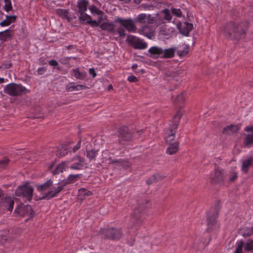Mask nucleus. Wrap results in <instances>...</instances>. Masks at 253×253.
<instances>
[{"mask_svg": "<svg viewBox=\"0 0 253 253\" xmlns=\"http://www.w3.org/2000/svg\"><path fill=\"white\" fill-rule=\"evenodd\" d=\"M67 166V163L64 162L57 165L55 169L53 171V174H59L60 172H62L65 169V167Z\"/></svg>", "mask_w": 253, "mask_h": 253, "instance_id": "nucleus-34", "label": "nucleus"}, {"mask_svg": "<svg viewBox=\"0 0 253 253\" xmlns=\"http://www.w3.org/2000/svg\"><path fill=\"white\" fill-rule=\"evenodd\" d=\"M33 188L28 185L25 184L19 186L15 191V195L18 197H23L29 201H30L33 195Z\"/></svg>", "mask_w": 253, "mask_h": 253, "instance_id": "nucleus-7", "label": "nucleus"}, {"mask_svg": "<svg viewBox=\"0 0 253 253\" xmlns=\"http://www.w3.org/2000/svg\"><path fill=\"white\" fill-rule=\"evenodd\" d=\"M4 92L10 96H16L26 94L28 90L21 84L12 83L5 86Z\"/></svg>", "mask_w": 253, "mask_h": 253, "instance_id": "nucleus-5", "label": "nucleus"}, {"mask_svg": "<svg viewBox=\"0 0 253 253\" xmlns=\"http://www.w3.org/2000/svg\"><path fill=\"white\" fill-rule=\"evenodd\" d=\"M111 152L107 149L104 150L102 151V159H108L109 157H111Z\"/></svg>", "mask_w": 253, "mask_h": 253, "instance_id": "nucleus-50", "label": "nucleus"}, {"mask_svg": "<svg viewBox=\"0 0 253 253\" xmlns=\"http://www.w3.org/2000/svg\"><path fill=\"white\" fill-rule=\"evenodd\" d=\"M179 149V143L175 141L173 143H170L167 149L166 153L168 155H172L175 154Z\"/></svg>", "mask_w": 253, "mask_h": 253, "instance_id": "nucleus-19", "label": "nucleus"}, {"mask_svg": "<svg viewBox=\"0 0 253 253\" xmlns=\"http://www.w3.org/2000/svg\"><path fill=\"white\" fill-rule=\"evenodd\" d=\"M244 251L253 253V240H248L244 242Z\"/></svg>", "mask_w": 253, "mask_h": 253, "instance_id": "nucleus-33", "label": "nucleus"}, {"mask_svg": "<svg viewBox=\"0 0 253 253\" xmlns=\"http://www.w3.org/2000/svg\"><path fill=\"white\" fill-rule=\"evenodd\" d=\"M118 166L124 168H128L130 167L131 164L125 160H119Z\"/></svg>", "mask_w": 253, "mask_h": 253, "instance_id": "nucleus-43", "label": "nucleus"}, {"mask_svg": "<svg viewBox=\"0 0 253 253\" xmlns=\"http://www.w3.org/2000/svg\"><path fill=\"white\" fill-rule=\"evenodd\" d=\"M16 19V16L15 15H7L6 19L0 23V25L2 27L9 26L11 23H13Z\"/></svg>", "mask_w": 253, "mask_h": 253, "instance_id": "nucleus-28", "label": "nucleus"}, {"mask_svg": "<svg viewBox=\"0 0 253 253\" xmlns=\"http://www.w3.org/2000/svg\"><path fill=\"white\" fill-rule=\"evenodd\" d=\"M117 32L121 37H123L126 35L125 29L121 26L118 29Z\"/></svg>", "mask_w": 253, "mask_h": 253, "instance_id": "nucleus-51", "label": "nucleus"}, {"mask_svg": "<svg viewBox=\"0 0 253 253\" xmlns=\"http://www.w3.org/2000/svg\"><path fill=\"white\" fill-rule=\"evenodd\" d=\"M99 19L98 21H96L95 20H91V19H90L87 24L91 25V26H97L99 25V24L102 20V17H99Z\"/></svg>", "mask_w": 253, "mask_h": 253, "instance_id": "nucleus-48", "label": "nucleus"}, {"mask_svg": "<svg viewBox=\"0 0 253 253\" xmlns=\"http://www.w3.org/2000/svg\"><path fill=\"white\" fill-rule=\"evenodd\" d=\"M82 176L81 174H70L67 177L66 181L65 182L64 184L61 185V186H64V187L67 184H69L71 183H73L77 181L78 179L80 178Z\"/></svg>", "mask_w": 253, "mask_h": 253, "instance_id": "nucleus-22", "label": "nucleus"}, {"mask_svg": "<svg viewBox=\"0 0 253 253\" xmlns=\"http://www.w3.org/2000/svg\"><path fill=\"white\" fill-rule=\"evenodd\" d=\"M177 26L180 33L185 36L189 35L190 32L193 28V24L188 22L180 23Z\"/></svg>", "mask_w": 253, "mask_h": 253, "instance_id": "nucleus-15", "label": "nucleus"}, {"mask_svg": "<svg viewBox=\"0 0 253 253\" xmlns=\"http://www.w3.org/2000/svg\"><path fill=\"white\" fill-rule=\"evenodd\" d=\"M154 175L155 176L157 182L159 181L164 179L166 177V175L160 173L154 174Z\"/></svg>", "mask_w": 253, "mask_h": 253, "instance_id": "nucleus-52", "label": "nucleus"}, {"mask_svg": "<svg viewBox=\"0 0 253 253\" xmlns=\"http://www.w3.org/2000/svg\"><path fill=\"white\" fill-rule=\"evenodd\" d=\"M80 15L79 17V21L81 23H88L89 22V20L90 19H91V17L89 16L88 15L85 13V12L84 13H80Z\"/></svg>", "mask_w": 253, "mask_h": 253, "instance_id": "nucleus-36", "label": "nucleus"}, {"mask_svg": "<svg viewBox=\"0 0 253 253\" xmlns=\"http://www.w3.org/2000/svg\"><path fill=\"white\" fill-rule=\"evenodd\" d=\"M162 12L164 14V19L169 22L170 21L171 19V16L170 10L166 8L162 11Z\"/></svg>", "mask_w": 253, "mask_h": 253, "instance_id": "nucleus-45", "label": "nucleus"}, {"mask_svg": "<svg viewBox=\"0 0 253 253\" xmlns=\"http://www.w3.org/2000/svg\"><path fill=\"white\" fill-rule=\"evenodd\" d=\"M186 92H183L181 93L180 94L177 95V97L176 98L175 100H174V102H175L176 103H183L186 98Z\"/></svg>", "mask_w": 253, "mask_h": 253, "instance_id": "nucleus-41", "label": "nucleus"}, {"mask_svg": "<svg viewBox=\"0 0 253 253\" xmlns=\"http://www.w3.org/2000/svg\"><path fill=\"white\" fill-rule=\"evenodd\" d=\"M155 23L157 26H160V25L165 23V22L164 21L163 19L156 17Z\"/></svg>", "mask_w": 253, "mask_h": 253, "instance_id": "nucleus-60", "label": "nucleus"}, {"mask_svg": "<svg viewBox=\"0 0 253 253\" xmlns=\"http://www.w3.org/2000/svg\"><path fill=\"white\" fill-rule=\"evenodd\" d=\"M126 41L135 49H144L147 46L146 42L133 36L128 35Z\"/></svg>", "mask_w": 253, "mask_h": 253, "instance_id": "nucleus-11", "label": "nucleus"}, {"mask_svg": "<svg viewBox=\"0 0 253 253\" xmlns=\"http://www.w3.org/2000/svg\"><path fill=\"white\" fill-rule=\"evenodd\" d=\"M147 185H150L153 183H156V180L154 174L150 176L146 181Z\"/></svg>", "mask_w": 253, "mask_h": 253, "instance_id": "nucleus-47", "label": "nucleus"}, {"mask_svg": "<svg viewBox=\"0 0 253 253\" xmlns=\"http://www.w3.org/2000/svg\"><path fill=\"white\" fill-rule=\"evenodd\" d=\"M100 28L110 33L115 32V25L113 23L104 22L100 25Z\"/></svg>", "mask_w": 253, "mask_h": 253, "instance_id": "nucleus-24", "label": "nucleus"}, {"mask_svg": "<svg viewBox=\"0 0 253 253\" xmlns=\"http://www.w3.org/2000/svg\"><path fill=\"white\" fill-rule=\"evenodd\" d=\"M139 33L150 39H152L155 34L151 26L149 25H145L142 27L139 30Z\"/></svg>", "mask_w": 253, "mask_h": 253, "instance_id": "nucleus-18", "label": "nucleus"}, {"mask_svg": "<svg viewBox=\"0 0 253 253\" xmlns=\"http://www.w3.org/2000/svg\"><path fill=\"white\" fill-rule=\"evenodd\" d=\"M46 69L44 67L39 68L38 69L37 73L39 75H42L45 71Z\"/></svg>", "mask_w": 253, "mask_h": 253, "instance_id": "nucleus-62", "label": "nucleus"}, {"mask_svg": "<svg viewBox=\"0 0 253 253\" xmlns=\"http://www.w3.org/2000/svg\"><path fill=\"white\" fill-rule=\"evenodd\" d=\"M12 35V30L8 29L0 32V40L2 42H5L8 39L10 38Z\"/></svg>", "mask_w": 253, "mask_h": 253, "instance_id": "nucleus-30", "label": "nucleus"}, {"mask_svg": "<svg viewBox=\"0 0 253 253\" xmlns=\"http://www.w3.org/2000/svg\"><path fill=\"white\" fill-rule=\"evenodd\" d=\"M226 175L223 169L217 168L215 169L214 172L211 174V182L212 183H221L224 181Z\"/></svg>", "mask_w": 253, "mask_h": 253, "instance_id": "nucleus-12", "label": "nucleus"}, {"mask_svg": "<svg viewBox=\"0 0 253 253\" xmlns=\"http://www.w3.org/2000/svg\"><path fill=\"white\" fill-rule=\"evenodd\" d=\"M49 64L50 66H55L58 65V62H57V61H56L55 60H51L49 61Z\"/></svg>", "mask_w": 253, "mask_h": 253, "instance_id": "nucleus-64", "label": "nucleus"}, {"mask_svg": "<svg viewBox=\"0 0 253 253\" xmlns=\"http://www.w3.org/2000/svg\"><path fill=\"white\" fill-rule=\"evenodd\" d=\"M89 73L92 75L93 78H95L96 76V73L93 68H90L89 70Z\"/></svg>", "mask_w": 253, "mask_h": 253, "instance_id": "nucleus-63", "label": "nucleus"}, {"mask_svg": "<svg viewBox=\"0 0 253 253\" xmlns=\"http://www.w3.org/2000/svg\"><path fill=\"white\" fill-rule=\"evenodd\" d=\"M163 51L162 58H170L174 56L175 49L173 48H169L163 49Z\"/></svg>", "mask_w": 253, "mask_h": 253, "instance_id": "nucleus-27", "label": "nucleus"}, {"mask_svg": "<svg viewBox=\"0 0 253 253\" xmlns=\"http://www.w3.org/2000/svg\"><path fill=\"white\" fill-rule=\"evenodd\" d=\"M149 200H145L141 202L134 211V216L132 219V222L136 221V223L141 222L144 218V213L149 208Z\"/></svg>", "mask_w": 253, "mask_h": 253, "instance_id": "nucleus-4", "label": "nucleus"}, {"mask_svg": "<svg viewBox=\"0 0 253 253\" xmlns=\"http://www.w3.org/2000/svg\"><path fill=\"white\" fill-rule=\"evenodd\" d=\"M219 209L217 207L211 209L208 212L207 215V230L212 231L216 226V219L218 214Z\"/></svg>", "mask_w": 253, "mask_h": 253, "instance_id": "nucleus-8", "label": "nucleus"}, {"mask_svg": "<svg viewBox=\"0 0 253 253\" xmlns=\"http://www.w3.org/2000/svg\"><path fill=\"white\" fill-rule=\"evenodd\" d=\"M118 138L119 143L125 144L126 142L131 140L132 133L127 126H123L118 129Z\"/></svg>", "mask_w": 253, "mask_h": 253, "instance_id": "nucleus-10", "label": "nucleus"}, {"mask_svg": "<svg viewBox=\"0 0 253 253\" xmlns=\"http://www.w3.org/2000/svg\"><path fill=\"white\" fill-rule=\"evenodd\" d=\"M147 18V14L145 13H141L138 14L136 17L134 18V21L135 23L144 24L146 22Z\"/></svg>", "mask_w": 253, "mask_h": 253, "instance_id": "nucleus-35", "label": "nucleus"}, {"mask_svg": "<svg viewBox=\"0 0 253 253\" xmlns=\"http://www.w3.org/2000/svg\"><path fill=\"white\" fill-rule=\"evenodd\" d=\"M163 52V49L158 46H152L148 50L150 57L153 59L162 58Z\"/></svg>", "mask_w": 253, "mask_h": 253, "instance_id": "nucleus-17", "label": "nucleus"}, {"mask_svg": "<svg viewBox=\"0 0 253 253\" xmlns=\"http://www.w3.org/2000/svg\"><path fill=\"white\" fill-rule=\"evenodd\" d=\"M92 194V192L87 190L85 188H81L78 190V199L81 201H83L86 198Z\"/></svg>", "mask_w": 253, "mask_h": 253, "instance_id": "nucleus-21", "label": "nucleus"}, {"mask_svg": "<svg viewBox=\"0 0 253 253\" xmlns=\"http://www.w3.org/2000/svg\"><path fill=\"white\" fill-rule=\"evenodd\" d=\"M248 28V23L247 22H231L226 24L221 30L226 38L239 40L245 37Z\"/></svg>", "mask_w": 253, "mask_h": 253, "instance_id": "nucleus-1", "label": "nucleus"}, {"mask_svg": "<svg viewBox=\"0 0 253 253\" xmlns=\"http://www.w3.org/2000/svg\"><path fill=\"white\" fill-rule=\"evenodd\" d=\"M56 13L63 19H67L69 22L70 21V19L68 17L69 11L67 10L59 8L56 10Z\"/></svg>", "mask_w": 253, "mask_h": 253, "instance_id": "nucleus-31", "label": "nucleus"}, {"mask_svg": "<svg viewBox=\"0 0 253 253\" xmlns=\"http://www.w3.org/2000/svg\"><path fill=\"white\" fill-rule=\"evenodd\" d=\"M240 233L245 237L251 236L253 234V226L251 228H246L241 229Z\"/></svg>", "mask_w": 253, "mask_h": 253, "instance_id": "nucleus-37", "label": "nucleus"}, {"mask_svg": "<svg viewBox=\"0 0 253 253\" xmlns=\"http://www.w3.org/2000/svg\"><path fill=\"white\" fill-rule=\"evenodd\" d=\"M8 62H4L1 65L0 68L2 69H7L11 66V63H7Z\"/></svg>", "mask_w": 253, "mask_h": 253, "instance_id": "nucleus-58", "label": "nucleus"}, {"mask_svg": "<svg viewBox=\"0 0 253 253\" xmlns=\"http://www.w3.org/2000/svg\"><path fill=\"white\" fill-rule=\"evenodd\" d=\"M127 80L130 82H137L138 81L137 78L133 75L129 76Z\"/></svg>", "mask_w": 253, "mask_h": 253, "instance_id": "nucleus-57", "label": "nucleus"}, {"mask_svg": "<svg viewBox=\"0 0 253 253\" xmlns=\"http://www.w3.org/2000/svg\"><path fill=\"white\" fill-rule=\"evenodd\" d=\"M147 18L146 20H147V22L149 24H152L155 22L156 17H152L151 15L148 14L147 15Z\"/></svg>", "mask_w": 253, "mask_h": 253, "instance_id": "nucleus-53", "label": "nucleus"}, {"mask_svg": "<svg viewBox=\"0 0 253 253\" xmlns=\"http://www.w3.org/2000/svg\"><path fill=\"white\" fill-rule=\"evenodd\" d=\"M244 245V242L243 240L238 242L236 250L234 253H244L243 250Z\"/></svg>", "mask_w": 253, "mask_h": 253, "instance_id": "nucleus-40", "label": "nucleus"}, {"mask_svg": "<svg viewBox=\"0 0 253 253\" xmlns=\"http://www.w3.org/2000/svg\"><path fill=\"white\" fill-rule=\"evenodd\" d=\"M245 130L250 133L245 134L243 141L244 145L247 147L253 146V126H246L245 128Z\"/></svg>", "mask_w": 253, "mask_h": 253, "instance_id": "nucleus-13", "label": "nucleus"}, {"mask_svg": "<svg viewBox=\"0 0 253 253\" xmlns=\"http://www.w3.org/2000/svg\"><path fill=\"white\" fill-rule=\"evenodd\" d=\"M183 71V70L179 69L175 71L168 72L166 73V76L170 79L179 81V76L182 74Z\"/></svg>", "mask_w": 253, "mask_h": 253, "instance_id": "nucleus-25", "label": "nucleus"}, {"mask_svg": "<svg viewBox=\"0 0 253 253\" xmlns=\"http://www.w3.org/2000/svg\"><path fill=\"white\" fill-rule=\"evenodd\" d=\"M73 72L74 73V76L76 79L79 80H84L86 77V74L81 72L78 69H73Z\"/></svg>", "mask_w": 253, "mask_h": 253, "instance_id": "nucleus-38", "label": "nucleus"}, {"mask_svg": "<svg viewBox=\"0 0 253 253\" xmlns=\"http://www.w3.org/2000/svg\"><path fill=\"white\" fill-rule=\"evenodd\" d=\"M99 233L104 236L105 239L113 240L120 239L123 235L122 232L120 229L115 228H108L101 229Z\"/></svg>", "mask_w": 253, "mask_h": 253, "instance_id": "nucleus-6", "label": "nucleus"}, {"mask_svg": "<svg viewBox=\"0 0 253 253\" xmlns=\"http://www.w3.org/2000/svg\"><path fill=\"white\" fill-rule=\"evenodd\" d=\"M89 87L83 85V84H77V85L69 86L68 85L66 86V90L68 92H72L74 91H79L80 90H84Z\"/></svg>", "mask_w": 253, "mask_h": 253, "instance_id": "nucleus-23", "label": "nucleus"}, {"mask_svg": "<svg viewBox=\"0 0 253 253\" xmlns=\"http://www.w3.org/2000/svg\"><path fill=\"white\" fill-rule=\"evenodd\" d=\"M89 9L92 14H96L98 15H102L103 14V12L94 5H91L89 7Z\"/></svg>", "mask_w": 253, "mask_h": 253, "instance_id": "nucleus-44", "label": "nucleus"}, {"mask_svg": "<svg viewBox=\"0 0 253 253\" xmlns=\"http://www.w3.org/2000/svg\"><path fill=\"white\" fill-rule=\"evenodd\" d=\"M53 181L50 179L42 184L36 185L37 190L40 193H44V194L40 198V200H49L57 196L64 189V186L53 187Z\"/></svg>", "mask_w": 253, "mask_h": 253, "instance_id": "nucleus-2", "label": "nucleus"}, {"mask_svg": "<svg viewBox=\"0 0 253 253\" xmlns=\"http://www.w3.org/2000/svg\"><path fill=\"white\" fill-rule=\"evenodd\" d=\"M9 163V160L7 158H4L0 161V168H4Z\"/></svg>", "mask_w": 253, "mask_h": 253, "instance_id": "nucleus-54", "label": "nucleus"}, {"mask_svg": "<svg viewBox=\"0 0 253 253\" xmlns=\"http://www.w3.org/2000/svg\"><path fill=\"white\" fill-rule=\"evenodd\" d=\"M108 160L109 161V164H117L118 165L119 160L116 159H112L111 157H109Z\"/></svg>", "mask_w": 253, "mask_h": 253, "instance_id": "nucleus-55", "label": "nucleus"}, {"mask_svg": "<svg viewBox=\"0 0 253 253\" xmlns=\"http://www.w3.org/2000/svg\"><path fill=\"white\" fill-rule=\"evenodd\" d=\"M207 245V243L205 242L200 240L198 241L197 245H194V248L197 250H202L206 247Z\"/></svg>", "mask_w": 253, "mask_h": 253, "instance_id": "nucleus-46", "label": "nucleus"}, {"mask_svg": "<svg viewBox=\"0 0 253 253\" xmlns=\"http://www.w3.org/2000/svg\"><path fill=\"white\" fill-rule=\"evenodd\" d=\"M74 159L77 160L78 161V163L76 164L73 165V166L70 167L71 169H80L83 167V165L82 163L84 162V159L82 158L81 157L79 156H77L74 158Z\"/></svg>", "mask_w": 253, "mask_h": 253, "instance_id": "nucleus-32", "label": "nucleus"}, {"mask_svg": "<svg viewBox=\"0 0 253 253\" xmlns=\"http://www.w3.org/2000/svg\"><path fill=\"white\" fill-rule=\"evenodd\" d=\"M88 1L87 0H79L78 2V7L79 8V12H85L87 8Z\"/></svg>", "mask_w": 253, "mask_h": 253, "instance_id": "nucleus-26", "label": "nucleus"}, {"mask_svg": "<svg viewBox=\"0 0 253 253\" xmlns=\"http://www.w3.org/2000/svg\"><path fill=\"white\" fill-rule=\"evenodd\" d=\"M14 204V201L10 197L5 198L1 202V206L10 211H12Z\"/></svg>", "mask_w": 253, "mask_h": 253, "instance_id": "nucleus-20", "label": "nucleus"}, {"mask_svg": "<svg viewBox=\"0 0 253 253\" xmlns=\"http://www.w3.org/2000/svg\"><path fill=\"white\" fill-rule=\"evenodd\" d=\"M181 108V107L179 108L172 118V124L170 125L169 128L167 131V136L166 140L167 143L174 138L176 130L178 127L180 120L183 115Z\"/></svg>", "mask_w": 253, "mask_h": 253, "instance_id": "nucleus-3", "label": "nucleus"}, {"mask_svg": "<svg viewBox=\"0 0 253 253\" xmlns=\"http://www.w3.org/2000/svg\"><path fill=\"white\" fill-rule=\"evenodd\" d=\"M240 129L238 125H230L225 126L223 129V134L226 135H233L237 133Z\"/></svg>", "mask_w": 253, "mask_h": 253, "instance_id": "nucleus-16", "label": "nucleus"}, {"mask_svg": "<svg viewBox=\"0 0 253 253\" xmlns=\"http://www.w3.org/2000/svg\"><path fill=\"white\" fill-rule=\"evenodd\" d=\"M237 178V173L236 172H233L232 175L229 178L230 181H234Z\"/></svg>", "mask_w": 253, "mask_h": 253, "instance_id": "nucleus-61", "label": "nucleus"}, {"mask_svg": "<svg viewBox=\"0 0 253 253\" xmlns=\"http://www.w3.org/2000/svg\"><path fill=\"white\" fill-rule=\"evenodd\" d=\"M253 162V159L251 157L243 162L242 170L244 173H247L248 172V169L252 166Z\"/></svg>", "mask_w": 253, "mask_h": 253, "instance_id": "nucleus-29", "label": "nucleus"}, {"mask_svg": "<svg viewBox=\"0 0 253 253\" xmlns=\"http://www.w3.org/2000/svg\"><path fill=\"white\" fill-rule=\"evenodd\" d=\"M97 151L93 149L86 151V157L89 161L95 160L97 155Z\"/></svg>", "mask_w": 253, "mask_h": 253, "instance_id": "nucleus-39", "label": "nucleus"}, {"mask_svg": "<svg viewBox=\"0 0 253 253\" xmlns=\"http://www.w3.org/2000/svg\"><path fill=\"white\" fill-rule=\"evenodd\" d=\"M12 8L11 2L5 3L4 6V9L6 11L8 12L11 10Z\"/></svg>", "mask_w": 253, "mask_h": 253, "instance_id": "nucleus-56", "label": "nucleus"}, {"mask_svg": "<svg viewBox=\"0 0 253 253\" xmlns=\"http://www.w3.org/2000/svg\"><path fill=\"white\" fill-rule=\"evenodd\" d=\"M82 140L80 139L79 142H78L77 144L73 148V152H76L77 150H78L80 147H81V144Z\"/></svg>", "mask_w": 253, "mask_h": 253, "instance_id": "nucleus-59", "label": "nucleus"}, {"mask_svg": "<svg viewBox=\"0 0 253 253\" xmlns=\"http://www.w3.org/2000/svg\"><path fill=\"white\" fill-rule=\"evenodd\" d=\"M171 10L172 13L173 14H174L175 15H176L177 17H180L181 16L182 12L180 9L171 8Z\"/></svg>", "mask_w": 253, "mask_h": 253, "instance_id": "nucleus-49", "label": "nucleus"}, {"mask_svg": "<svg viewBox=\"0 0 253 253\" xmlns=\"http://www.w3.org/2000/svg\"><path fill=\"white\" fill-rule=\"evenodd\" d=\"M115 23H118L129 32L134 33L136 30L134 20L131 18L122 19L117 17L115 19Z\"/></svg>", "mask_w": 253, "mask_h": 253, "instance_id": "nucleus-9", "label": "nucleus"}, {"mask_svg": "<svg viewBox=\"0 0 253 253\" xmlns=\"http://www.w3.org/2000/svg\"><path fill=\"white\" fill-rule=\"evenodd\" d=\"M189 46L188 45H186L185 46L183 49H178L177 50V53L178 55L180 57L184 56H185L189 52Z\"/></svg>", "mask_w": 253, "mask_h": 253, "instance_id": "nucleus-42", "label": "nucleus"}, {"mask_svg": "<svg viewBox=\"0 0 253 253\" xmlns=\"http://www.w3.org/2000/svg\"><path fill=\"white\" fill-rule=\"evenodd\" d=\"M15 213H17L21 216H28L29 218L33 216L34 212L30 205L19 207L15 210Z\"/></svg>", "mask_w": 253, "mask_h": 253, "instance_id": "nucleus-14", "label": "nucleus"}]
</instances>
